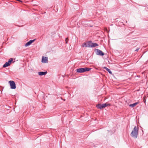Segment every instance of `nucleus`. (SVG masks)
<instances>
[{
  "instance_id": "4468645a",
  "label": "nucleus",
  "mask_w": 148,
  "mask_h": 148,
  "mask_svg": "<svg viewBox=\"0 0 148 148\" xmlns=\"http://www.w3.org/2000/svg\"><path fill=\"white\" fill-rule=\"evenodd\" d=\"M87 42H86V43L83 44L82 45V47H87Z\"/></svg>"
},
{
  "instance_id": "f03ea898",
  "label": "nucleus",
  "mask_w": 148,
  "mask_h": 148,
  "mask_svg": "<svg viewBox=\"0 0 148 148\" xmlns=\"http://www.w3.org/2000/svg\"><path fill=\"white\" fill-rule=\"evenodd\" d=\"M111 106V104H110L106 103L102 104L99 103L96 105V107L97 108L102 110L104 108H105L108 106Z\"/></svg>"
},
{
  "instance_id": "dca6fc26",
  "label": "nucleus",
  "mask_w": 148,
  "mask_h": 148,
  "mask_svg": "<svg viewBox=\"0 0 148 148\" xmlns=\"http://www.w3.org/2000/svg\"><path fill=\"white\" fill-rule=\"evenodd\" d=\"M139 48H137L136 50H135L134 51H138L139 50Z\"/></svg>"
},
{
  "instance_id": "423d86ee",
  "label": "nucleus",
  "mask_w": 148,
  "mask_h": 148,
  "mask_svg": "<svg viewBox=\"0 0 148 148\" xmlns=\"http://www.w3.org/2000/svg\"><path fill=\"white\" fill-rule=\"evenodd\" d=\"M97 51V52L96 53V54L97 55H99L100 56H103L104 55V53L103 52L101 51V50L97 49H95V51Z\"/></svg>"
},
{
  "instance_id": "39448f33",
  "label": "nucleus",
  "mask_w": 148,
  "mask_h": 148,
  "mask_svg": "<svg viewBox=\"0 0 148 148\" xmlns=\"http://www.w3.org/2000/svg\"><path fill=\"white\" fill-rule=\"evenodd\" d=\"M13 61V59L12 58H10V59L8 60V61L7 62H6L3 66V68H5L6 67H7L9 66H10L12 62Z\"/></svg>"
},
{
  "instance_id": "20e7f679",
  "label": "nucleus",
  "mask_w": 148,
  "mask_h": 148,
  "mask_svg": "<svg viewBox=\"0 0 148 148\" xmlns=\"http://www.w3.org/2000/svg\"><path fill=\"white\" fill-rule=\"evenodd\" d=\"M8 83L10 84V88L12 89H15L16 88V85L15 82L12 80H10L8 82Z\"/></svg>"
},
{
  "instance_id": "f3484780",
  "label": "nucleus",
  "mask_w": 148,
  "mask_h": 148,
  "mask_svg": "<svg viewBox=\"0 0 148 148\" xmlns=\"http://www.w3.org/2000/svg\"><path fill=\"white\" fill-rule=\"evenodd\" d=\"M146 100L145 99V98H144V99H143V101L145 103V102H146Z\"/></svg>"
},
{
  "instance_id": "f257e3e1",
  "label": "nucleus",
  "mask_w": 148,
  "mask_h": 148,
  "mask_svg": "<svg viewBox=\"0 0 148 148\" xmlns=\"http://www.w3.org/2000/svg\"><path fill=\"white\" fill-rule=\"evenodd\" d=\"M138 127L135 126L133 129L130 134L131 136L134 138H136L138 134Z\"/></svg>"
},
{
  "instance_id": "f8f14e48",
  "label": "nucleus",
  "mask_w": 148,
  "mask_h": 148,
  "mask_svg": "<svg viewBox=\"0 0 148 148\" xmlns=\"http://www.w3.org/2000/svg\"><path fill=\"white\" fill-rule=\"evenodd\" d=\"M103 69H106L108 72L110 74H112V73L110 69L107 68V67L104 66L103 68Z\"/></svg>"
},
{
  "instance_id": "9b49d317",
  "label": "nucleus",
  "mask_w": 148,
  "mask_h": 148,
  "mask_svg": "<svg viewBox=\"0 0 148 148\" xmlns=\"http://www.w3.org/2000/svg\"><path fill=\"white\" fill-rule=\"evenodd\" d=\"M91 44V47H94L99 46L98 44L96 43H92V42Z\"/></svg>"
},
{
  "instance_id": "2eb2a0df",
  "label": "nucleus",
  "mask_w": 148,
  "mask_h": 148,
  "mask_svg": "<svg viewBox=\"0 0 148 148\" xmlns=\"http://www.w3.org/2000/svg\"><path fill=\"white\" fill-rule=\"evenodd\" d=\"M68 38H67L65 39V41H66V43H67L68 41Z\"/></svg>"
},
{
  "instance_id": "ddd939ff",
  "label": "nucleus",
  "mask_w": 148,
  "mask_h": 148,
  "mask_svg": "<svg viewBox=\"0 0 148 148\" xmlns=\"http://www.w3.org/2000/svg\"><path fill=\"white\" fill-rule=\"evenodd\" d=\"M91 42H92V41H88V42H87V47H91Z\"/></svg>"
},
{
  "instance_id": "7ed1b4c3",
  "label": "nucleus",
  "mask_w": 148,
  "mask_h": 148,
  "mask_svg": "<svg viewBox=\"0 0 148 148\" xmlns=\"http://www.w3.org/2000/svg\"><path fill=\"white\" fill-rule=\"evenodd\" d=\"M91 68L86 67L84 68H80L76 69V72L78 73H83L86 71H90Z\"/></svg>"
},
{
  "instance_id": "9d476101",
  "label": "nucleus",
  "mask_w": 148,
  "mask_h": 148,
  "mask_svg": "<svg viewBox=\"0 0 148 148\" xmlns=\"http://www.w3.org/2000/svg\"><path fill=\"white\" fill-rule=\"evenodd\" d=\"M139 103V102H137L134 103L130 104L129 105V106L131 107L134 108Z\"/></svg>"
},
{
  "instance_id": "0eeeda50",
  "label": "nucleus",
  "mask_w": 148,
  "mask_h": 148,
  "mask_svg": "<svg viewBox=\"0 0 148 148\" xmlns=\"http://www.w3.org/2000/svg\"><path fill=\"white\" fill-rule=\"evenodd\" d=\"M36 40V39H35L34 40H30L28 42L26 43L25 45V47H27L29 46L33 42H34Z\"/></svg>"
},
{
  "instance_id": "6e6552de",
  "label": "nucleus",
  "mask_w": 148,
  "mask_h": 148,
  "mask_svg": "<svg viewBox=\"0 0 148 148\" xmlns=\"http://www.w3.org/2000/svg\"><path fill=\"white\" fill-rule=\"evenodd\" d=\"M41 62L42 63H46L48 62V58L47 57H42Z\"/></svg>"
},
{
  "instance_id": "1a4fd4ad",
  "label": "nucleus",
  "mask_w": 148,
  "mask_h": 148,
  "mask_svg": "<svg viewBox=\"0 0 148 148\" xmlns=\"http://www.w3.org/2000/svg\"><path fill=\"white\" fill-rule=\"evenodd\" d=\"M47 73V71L45 72L41 71L39 72L38 73V74L40 76H42L45 75Z\"/></svg>"
}]
</instances>
